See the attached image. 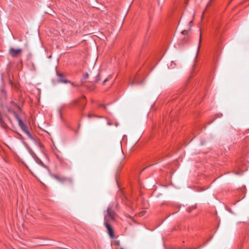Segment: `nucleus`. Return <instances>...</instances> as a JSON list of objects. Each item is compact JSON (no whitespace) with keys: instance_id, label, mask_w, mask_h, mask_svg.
Wrapping results in <instances>:
<instances>
[{"instance_id":"f257e3e1","label":"nucleus","mask_w":249,"mask_h":249,"mask_svg":"<svg viewBox=\"0 0 249 249\" xmlns=\"http://www.w3.org/2000/svg\"><path fill=\"white\" fill-rule=\"evenodd\" d=\"M116 217L115 206L113 204L109 205L104 214V224L107 230V233L111 239L114 238L115 236L111 224L115 221Z\"/></svg>"},{"instance_id":"f03ea898","label":"nucleus","mask_w":249,"mask_h":249,"mask_svg":"<svg viewBox=\"0 0 249 249\" xmlns=\"http://www.w3.org/2000/svg\"><path fill=\"white\" fill-rule=\"evenodd\" d=\"M15 105L17 107L18 109V113L13 111L12 113L14 115L15 118L18 121L19 126L21 129L25 132V133L27 135L30 139L34 141L35 139L31 135L29 131L27 129L26 125L22 120V119L25 117V115L24 112L22 111L21 107L19 106L16 104Z\"/></svg>"},{"instance_id":"7ed1b4c3","label":"nucleus","mask_w":249,"mask_h":249,"mask_svg":"<svg viewBox=\"0 0 249 249\" xmlns=\"http://www.w3.org/2000/svg\"><path fill=\"white\" fill-rule=\"evenodd\" d=\"M73 104L81 107L83 110L86 106V97L83 96L79 99H75L73 101Z\"/></svg>"},{"instance_id":"20e7f679","label":"nucleus","mask_w":249,"mask_h":249,"mask_svg":"<svg viewBox=\"0 0 249 249\" xmlns=\"http://www.w3.org/2000/svg\"><path fill=\"white\" fill-rule=\"evenodd\" d=\"M22 52V50L20 48L16 49L13 48H11L9 51V54L12 57L14 58L18 57L21 55Z\"/></svg>"},{"instance_id":"39448f33","label":"nucleus","mask_w":249,"mask_h":249,"mask_svg":"<svg viewBox=\"0 0 249 249\" xmlns=\"http://www.w3.org/2000/svg\"><path fill=\"white\" fill-rule=\"evenodd\" d=\"M26 148L28 150V151L30 154V155L32 156V157L35 159V160L36 161V162L39 165L45 166L43 162L37 157L35 153V152L32 150V149L29 146H26Z\"/></svg>"},{"instance_id":"423d86ee","label":"nucleus","mask_w":249,"mask_h":249,"mask_svg":"<svg viewBox=\"0 0 249 249\" xmlns=\"http://www.w3.org/2000/svg\"><path fill=\"white\" fill-rule=\"evenodd\" d=\"M54 178L59 181L60 182L64 183V182H69L70 183H72V179L71 178L69 177H61L58 176H56L54 177Z\"/></svg>"},{"instance_id":"0eeeda50","label":"nucleus","mask_w":249,"mask_h":249,"mask_svg":"<svg viewBox=\"0 0 249 249\" xmlns=\"http://www.w3.org/2000/svg\"><path fill=\"white\" fill-rule=\"evenodd\" d=\"M192 21H191L189 23V29L188 30H183L182 32H181V34L183 35H186L187 36H185L183 39H182V41L184 43H186L187 42H188L189 40V31L190 30H191V25H190L191 23H192Z\"/></svg>"},{"instance_id":"6e6552de","label":"nucleus","mask_w":249,"mask_h":249,"mask_svg":"<svg viewBox=\"0 0 249 249\" xmlns=\"http://www.w3.org/2000/svg\"><path fill=\"white\" fill-rule=\"evenodd\" d=\"M0 125L5 130L9 129V127L6 124L3 120L2 115L0 114Z\"/></svg>"},{"instance_id":"1a4fd4ad","label":"nucleus","mask_w":249,"mask_h":249,"mask_svg":"<svg viewBox=\"0 0 249 249\" xmlns=\"http://www.w3.org/2000/svg\"><path fill=\"white\" fill-rule=\"evenodd\" d=\"M57 75L58 76V81L59 82L63 83H67L69 82V81L68 80L65 79V78L62 74L58 73Z\"/></svg>"},{"instance_id":"9d476101","label":"nucleus","mask_w":249,"mask_h":249,"mask_svg":"<svg viewBox=\"0 0 249 249\" xmlns=\"http://www.w3.org/2000/svg\"><path fill=\"white\" fill-rule=\"evenodd\" d=\"M237 168L238 169H239V170H240V171L239 172H237V171H233V172L234 173V174H236V175H240L245 170H246V168L245 167H240L239 166V165L238 164L237 166Z\"/></svg>"},{"instance_id":"9b49d317","label":"nucleus","mask_w":249,"mask_h":249,"mask_svg":"<svg viewBox=\"0 0 249 249\" xmlns=\"http://www.w3.org/2000/svg\"><path fill=\"white\" fill-rule=\"evenodd\" d=\"M199 42H198V47H197V53H198V52H199V50L200 49V44H201V41H202V33H201V29H199Z\"/></svg>"},{"instance_id":"f8f14e48","label":"nucleus","mask_w":249,"mask_h":249,"mask_svg":"<svg viewBox=\"0 0 249 249\" xmlns=\"http://www.w3.org/2000/svg\"><path fill=\"white\" fill-rule=\"evenodd\" d=\"M100 78L99 77V74H98L96 77L95 78V80L93 81H92L91 82L93 83H97L99 81H100Z\"/></svg>"},{"instance_id":"ddd939ff","label":"nucleus","mask_w":249,"mask_h":249,"mask_svg":"<svg viewBox=\"0 0 249 249\" xmlns=\"http://www.w3.org/2000/svg\"><path fill=\"white\" fill-rule=\"evenodd\" d=\"M92 117H97V118H100L101 117L98 116V115H92L90 113H89L88 115V117L89 118H90Z\"/></svg>"},{"instance_id":"4468645a","label":"nucleus","mask_w":249,"mask_h":249,"mask_svg":"<svg viewBox=\"0 0 249 249\" xmlns=\"http://www.w3.org/2000/svg\"><path fill=\"white\" fill-rule=\"evenodd\" d=\"M114 244L115 245L119 246L120 245V241L118 240L114 241Z\"/></svg>"},{"instance_id":"2eb2a0df","label":"nucleus","mask_w":249,"mask_h":249,"mask_svg":"<svg viewBox=\"0 0 249 249\" xmlns=\"http://www.w3.org/2000/svg\"><path fill=\"white\" fill-rule=\"evenodd\" d=\"M145 214V213L144 211H142L141 212H140L139 213V216H142L144 215Z\"/></svg>"},{"instance_id":"dca6fc26","label":"nucleus","mask_w":249,"mask_h":249,"mask_svg":"<svg viewBox=\"0 0 249 249\" xmlns=\"http://www.w3.org/2000/svg\"><path fill=\"white\" fill-rule=\"evenodd\" d=\"M89 77V74L88 73H86L85 75H84V78L85 79Z\"/></svg>"},{"instance_id":"f3484780","label":"nucleus","mask_w":249,"mask_h":249,"mask_svg":"<svg viewBox=\"0 0 249 249\" xmlns=\"http://www.w3.org/2000/svg\"><path fill=\"white\" fill-rule=\"evenodd\" d=\"M107 124L108 125H113V123L112 122H111L110 121H108Z\"/></svg>"},{"instance_id":"a211bd4d","label":"nucleus","mask_w":249,"mask_h":249,"mask_svg":"<svg viewBox=\"0 0 249 249\" xmlns=\"http://www.w3.org/2000/svg\"><path fill=\"white\" fill-rule=\"evenodd\" d=\"M108 81V78H106V79L104 80V81H103V84H105L107 81Z\"/></svg>"},{"instance_id":"6ab92c4d","label":"nucleus","mask_w":249,"mask_h":249,"mask_svg":"<svg viewBox=\"0 0 249 249\" xmlns=\"http://www.w3.org/2000/svg\"><path fill=\"white\" fill-rule=\"evenodd\" d=\"M213 0H210V1L209 2V3H208L207 5V7H209L210 5V3L211 2L213 1Z\"/></svg>"},{"instance_id":"aec40b11","label":"nucleus","mask_w":249,"mask_h":249,"mask_svg":"<svg viewBox=\"0 0 249 249\" xmlns=\"http://www.w3.org/2000/svg\"><path fill=\"white\" fill-rule=\"evenodd\" d=\"M192 210V209H191V208H189L188 209L187 211L189 213H190Z\"/></svg>"},{"instance_id":"412c9836","label":"nucleus","mask_w":249,"mask_h":249,"mask_svg":"<svg viewBox=\"0 0 249 249\" xmlns=\"http://www.w3.org/2000/svg\"><path fill=\"white\" fill-rule=\"evenodd\" d=\"M100 107H104V108H106V107L105 105H103V104H101L100 105Z\"/></svg>"},{"instance_id":"4be33fe9","label":"nucleus","mask_w":249,"mask_h":249,"mask_svg":"<svg viewBox=\"0 0 249 249\" xmlns=\"http://www.w3.org/2000/svg\"><path fill=\"white\" fill-rule=\"evenodd\" d=\"M71 85H72V86H75V85H74V84H73V83H71ZM75 86H79V85H75Z\"/></svg>"},{"instance_id":"5701e85b","label":"nucleus","mask_w":249,"mask_h":249,"mask_svg":"<svg viewBox=\"0 0 249 249\" xmlns=\"http://www.w3.org/2000/svg\"><path fill=\"white\" fill-rule=\"evenodd\" d=\"M115 125L116 126H118V125H119V124L118 123H116Z\"/></svg>"},{"instance_id":"b1692460","label":"nucleus","mask_w":249,"mask_h":249,"mask_svg":"<svg viewBox=\"0 0 249 249\" xmlns=\"http://www.w3.org/2000/svg\"><path fill=\"white\" fill-rule=\"evenodd\" d=\"M133 84H134V82H132L131 83V85H133Z\"/></svg>"},{"instance_id":"393cba45","label":"nucleus","mask_w":249,"mask_h":249,"mask_svg":"<svg viewBox=\"0 0 249 249\" xmlns=\"http://www.w3.org/2000/svg\"><path fill=\"white\" fill-rule=\"evenodd\" d=\"M120 249H124L123 248H121Z\"/></svg>"}]
</instances>
